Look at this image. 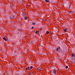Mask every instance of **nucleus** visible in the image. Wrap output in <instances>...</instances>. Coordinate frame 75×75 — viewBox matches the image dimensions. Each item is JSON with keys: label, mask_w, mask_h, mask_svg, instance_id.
<instances>
[{"label": "nucleus", "mask_w": 75, "mask_h": 75, "mask_svg": "<svg viewBox=\"0 0 75 75\" xmlns=\"http://www.w3.org/2000/svg\"><path fill=\"white\" fill-rule=\"evenodd\" d=\"M68 8L70 9V10H71L72 9V5H71V4H70V3H69V5L68 6Z\"/></svg>", "instance_id": "obj_1"}, {"label": "nucleus", "mask_w": 75, "mask_h": 75, "mask_svg": "<svg viewBox=\"0 0 75 75\" xmlns=\"http://www.w3.org/2000/svg\"><path fill=\"white\" fill-rule=\"evenodd\" d=\"M18 34H20L21 33V31L20 30V29H18Z\"/></svg>", "instance_id": "obj_2"}, {"label": "nucleus", "mask_w": 75, "mask_h": 75, "mask_svg": "<svg viewBox=\"0 0 75 75\" xmlns=\"http://www.w3.org/2000/svg\"><path fill=\"white\" fill-rule=\"evenodd\" d=\"M53 74L54 75H56L57 73L56 72V70H53Z\"/></svg>", "instance_id": "obj_3"}, {"label": "nucleus", "mask_w": 75, "mask_h": 75, "mask_svg": "<svg viewBox=\"0 0 75 75\" xmlns=\"http://www.w3.org/2000/svg\"><path fill=\"white\" fill-rule=\"evenodd\" d=\"M49 0H45V3H46V4H48L49 3Z\"/></svg>", "instance_id": "obj_4"}, {"label": "nucleus", "mask_w": 75, "mask_h": 75, "mask_svg": "<svg viewBox=\"0 0 75 75\" xmlns=\"http://www.w3.org/2000/svg\"><path fill=\"white\" fill-rule=\"evenodd\" d=\"M5 38V37L3 38V41H7V39Z\"/></svg>", "instance_id": "obj_5"}, {"label": "nucleus", "mask_w": 75, "mask_h": 75, "mask_svg": "<svg viewBox=\"0 0 75 75\" xmlns=\"http://www.w3.org/2000/svg\"><path fill=\"white\" fill-rule=\"evenodd\" d=\"M49 7H51V8H52L53 7V5H52V4H49Z\"/></svg>", "instance_id": "obj_6"}, {"label": "nucleus", "mask_w": 75, "mask_h": 75, "mask_svg": "<svg viewBox=\"0 0 75 75\" xmlns=\"http://www.w3.org/2000/svg\"><path fill=\"white\" fill-rule=\"evenodd\" d=\"M21 43H20V42H18L17 43H16V44L17 45H19V46H20L21 45Z\"/></svg>", "instance_id": "obj_7"}, {"label": "nucleus", "mask_w": 75, "mask_h": 75, "mask_svg": "<svg viewBox=\"0 0 75 75\" xmlns=\"http://www.w3.org/2000/svg\"><path fill=\"white\" fill-rule=\"evenodd\" d=\"M13 72L14 74H16V73H17V71H16V70H14L13 71Z\"/></svg>", "instance_id": "obj_8"}, {"label": "nucleus", "mask_w": 75, "mask_h": 75, "mask_svg": "<svg viewBox=\"0 0 75 75\" xmlns=\"http://www.w3.org/2000/svg\"><path fill=\"white\" fill-rule=\"evenodd\" d=\"M68 30L67 29V28H65L64 29V31H65V32H66V31H67V30Z\"/></svg>", "instance_id": "obj_9"}, {"label": "nucleus", "mask_w": 75, "mask_h": 75, "mask_svg": "<svg viewBox=\"0 0 75 75\" xmlns=\"http://www.w3.org/2000/svg\"><path fill=\"white\" fill-rule=\"evenodd\" d=\"M25 20H27V19H28V18H27V16H25V18H24Z\"/></svg>", "instance_id": "obj_10"}, {"label": "nucleus", "mask_w": 75, "mask_h": 75, "mask_svg": "<svg viewBox=\"0 0 75 75\" xmlns=\"http://www.w3.org/2000/svg\"><path fill=\"white\" fill-rule=\"evenodd\" d=\"M35 34H37V33H39V31L38 30H36L35 32Z\"/></svg>", "instance_id": "obj_11"}, {"label": "nucleus", "mask_w": 75, "mask_h": 75, "mask_svg": "<svg viewBox=\"0 0 75 75\" xmlns=\"http://www.w3.org/2000/svg\"><path fill=\"white\" fill-rule=\"evenodd\" d=\"M74 55H74V53H72L71 54L72 57H74Z\"/></svg>", "instance_id": "obj_12"}, {"label": "nucleus", "mask_w": 75, "mask_h": 75, "mask_svg": "<svg viewBox=\"0 0 75 75\" xmlns=\"http://www.w3.org/2000/svg\"><path fill=\"white\" fill-rule=\"evenodd\" d=\"M3 42V41L2 40H0V44H1Z\"/></svg>", "instance_id": "obj_13"}, {"label": "nucleus", "mask_w": 75, "mask_h": 75, "mask_svg": "<svg viewBox=\"0 0 75 75\" xmlns=\"http://www.w3.org/2000/svg\"><path fill=\"white\" fill-rule=\"evenodd\" d=\"M26 70H29H29H30V69H29V68H28V67H27L26 68Z\"/></svg>", "instance_id": "obj_14"}, {"label": "nucleus", "mask_w": 75, "mask_h": 75, "mask_svg": "<svg viewBox=\"0 0 75 75\" xmlns=\"http://www.w3.org/2000/svg\"><path fill=\"white\" fill-rule=\"evenodd\" d=\"M41 69V67H40L38 68V70H40Z\"/></svg>", "instance_id": "obj_15"}, {"label": "nucleus", "mask_w": 75, "mask_h": 75, "mask_svg": "<svg viewBox=\"0 0 75 75\" xmlns=\"http://www.w3.org/2000/svg\"><path fill=\"white\" fill-rule=\"evenodd\" d=\"M31 23L33 25H35V23H33V22H32V23Z\"/></svg>", "instance_id": "obj_16"}, {"label": "nucleus", "mask_w": 75, "mask_h": 75, "mask_svg": "<svg viewBox=\"0 0 75 75\" xmlns=\"http://www.w3.org/2000/svg\"><path fill=\"white\" fill-rule=\"evenodd\" d=\"M33 68V66H30V70L31 69H32Z\"/></svg>", "instance_id": "obj_17"}, {"label": "nucleus", "mask_w": 75, "mask_h": 75, "mask_svg": "<svg viewBox=\"0 0 75 75\" xmlns=\"http://www.w3.org/2000/svg\"><path fill=\"white\" fill-rule=\"evenodd\" d=\"M29 74L30 75H33V73H30Z\"/></svg>", "instance_id": "obj_18"}, {"label": "nucleus", "mask_w": 75, "mask_h": 75, "mask_svg": "<svg viewBox=\"0 0 75 75\" xmlns=\"http://www.w3.org/2000/svg\"><path fill=\"white\" fill-rule=\"evenodd\" d=\"M46 33H47V34H49V31H47L46 32Z\"/></svg>", "instance_id": "obj_19"}, {"label": "nucleus", "mask_w": 75, "mask_h": 75, "mask_svg": "<svg viewBox=\"0 0 75 75\" xmlns=\"http://www.w3.org/2000/svg\"><path fill=\"white\" fill-rule=\"evenodd\" d=\"M70 13H71V14H72V13H74V11H70Z\"/></svg>", "instance_id": "obj_20"}, {"label": "nucleus", "mask_w": 75, "mask_h": 75, "mask_svg": "<svg viewBox=\"0 0 75 75\" xmlns=\"http://www.w3.org/2000/svg\"><path fill=\"white\" fill-rule=\"evenodd\" d=\"M3 9H1V12H3Z\"/></svg>", "instance_id": "obj_21"}, {"label": "nucleus", "mask_w": 75, "mask_h": 75, "mask_svg": "<svg viewBox=\"0 0 75 75\" xmlns=\"http://www.w3.org/2000/svg\"><path fill=\"white\" fill-rule=\"evenodd\" d=\"M10 45H11V47H13V44H11Z\"/></svg>", "instance_id": "obj_22"}, {"label": "nucleus", "mask_w": 75, "mask_h": 75, "mask_svg": "<svg viewBox=\"0 0 75 75\" xmlns=\"http://www.w3.org/2000/svg\"><path fill=\"white\" fill-rule=\"evenodd\" d=\"M68 68V66H66V69H67Z\"/></svg>", "instance_id": "obj_23"}, {"label": "nucleus", "mask_w": 75, "mask_h": 75, "mask_svg": "<svg viewBox=\"0 0 75 75\" xmlns=\"http://www.w3.org/2000/svg\"><path fill=\"white\" fill-rule=\"evenodd\" d=\"M32 29H34V27L33 26L32 27Z\"/></svg>", "instance_id": "obj_24"}, {"label": "nucleus", "mask_w": 75, "mask_h": 75, "mask_svg": "<svg viewBox=\"0 0 75 75\" xmlns=\"http://www.w3.org/2000/svg\"><path fill=\"white\" fill-rule=\"evenodd\" d=\"M56 50H57V51H58V48H57Z\"/></svg>", "instance_id": "obj_25"}, {"label": "nucleus", "mask_w": 75, "mask_h": 75, "mask_svg": "<svg viewBox=\"0 0 75 75\" xmlns=\"http://www.w3.org/2000/svg\"><path fill=\"white\" fill-rule=\"evenodd\" d=\"M28 68H29V69H30V67H28Z\"/></svg>", "instance_id": "obj_26"}, {"label": "nucleus", "mask_w": 75, "mask_h": 75, "mask_svg": "<svg viewBox=\"0 0 75 75\" xmlns=\"http://www.w3.org/2000/svg\"><path fill=\"white\" fill-rule=\"evenodd\" d=\"M40 30H42V28H40Z\"/></svg>", "instance_id": "obj_27"}, {"label": "nucleus", "mask_w": 75, "mask_h": 75, "mask_svg": "<svg viewBox=\"0 0 75 75\" xmlns=\"http://www.w3.org/2000/svg\"><path fill=\"white\" fill-rule=\"evenodd\" d=\"M60 48H61L60 47H59L58 49H60Z\"/></svg>", "instance_id": "obj_28"}, {"label": "nucleus", "mask_w": 75, "mask_h": 75, "mask_svg": "<svg viewBox=\"0 0 75 75\" xmlns=\"http://www.w3.org/2000/svg\"><path fill=\"white\" fill-rule=\"evenodd\" d=\"M73 62V63H75V62L74 61Z\"/></svg>", "instance_id": "obj_29"}, {"label": "nucleus", "mask_w": 75, "mask_h": 75, "mask_svg": "<svg viewBox=\"0 0 75 75\" xmlns=\"http://www.w3.org/2000/svg\"><path fill=\"white\" fill-rule=\"evenodd\" d=\"M40 53H41V54H42V52H40Z\"/></svg>", "instance_id": "obj_30"}, {"label": "nucleus", "mask_w": 75, "mask_h": 75, "mask_svg": "<svg viewBox=\"0 0 75 75\" xmlns=\"http://www.w3.org/2000/svg\"><path fill=\"white\" fill-rule=\"evenodd\" d=\"M13 19H15V18H13Z\"/></svg>", "instance_id": "obj_31"}, {"label": "nucleus", "mask_w": 75, "mask_h": 75, "mask_svg": "<svg viewBox=\"0 0 75 75\" xmlns=\"http://www.w3.org/2000/svg\"><path fill=\"white\" fill-rule=\"evenodd\" d=\"M10 72H11V71H10Z\"/></svg>", "instance_id": "obj_32"}, {"label": "nucleus", "mask_w": 75, "mask_h": 75, "mask_svg": "<svg viewBox=\"0 0 75 75\" xmlns=\"http://www.w3.org/2000/svg\"><path fill=\"white\" fill-rule=\"evenodd\" d=\"M32 42H31L30 43H31Z\"/></svg>", "instance_id": "obj_33"}, {"label": "nucleus", "mask_w": 75, "mask_h": 75, "mask_svg": "<svg viewBox=\"0 0 75 75\" xmlns=\"http://www.w3.org/2000/svg\"><path fill=\"white\" fill-rule=\"evenodd\" d=\"M13 17H14V16H13Z\"/></svg>", "instance_id": "obj_34"}, {"label": "nucleus", "mask_w": 75, "mask_h": 75, "mask_svg": "<svg viewBox=\"0 0 75 75\" xmlns=\"http://www.w3.org/2000/svg\"><path fill=\"white\" fill-rule=\"evenodd\" d=\"M74 0V1H75V0Z\"/></svg>", "instance_id": "obj_35"}]
</instances>
